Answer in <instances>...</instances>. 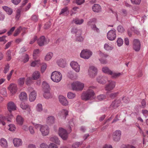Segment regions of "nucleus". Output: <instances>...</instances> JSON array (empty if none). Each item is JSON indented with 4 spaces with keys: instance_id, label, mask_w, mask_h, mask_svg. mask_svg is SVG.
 <instances>
[{
    "instance_id": "a18cd8bd",
    "label": "nucleus",
    "mask_w": 148,
    "mask_h": 148,
    "mask_svg": "<svg viewBox=\"0 0 148 148\" xmlns=\"http://www.w3.org/2000/svg\"><path fill=\"white\" fill-rule=\"evenodd\" d=\"M39 53V49H36L33 52V57L34 59L36 58V56H37L38 54Z\"/></svg>"
},
{
    "instance_id": "774afa93",
    "label": "nucleus",
    "mask_w": 148,
    "mask_h": 148,
    "mask_svg": "<svg viewBox=\"0 0 148 148\" xmlns=\"http://www.w3.org/2000/svg\"><path fill=\"white\" fill-rule=\"evenodd\" d=\"M49 147V148H58L57 145L53 143H51L50 144Z\"/></svg>"
},
{
    "instance_id": "cd10ccee",
    "label": "nucleus",
    "mask_w": 148,
    "mask_h": 148,
    "mask_svg": "<svg viewBox=\"0 0 148 148\" xmlns=\"http://www.w3.org/2000/svg\"><path fill=\"white\" fill-rule=\"evenodd\" d=\"M0 144L3 147L6 148L8 146V144L6 140L3 138H2L0 140Z\"/></svg>"
},
{
    "instance_id": "8fccbe9b",
    "label": "nucleus",
    "mask_w": 148,
    "mask_h": 148,
    "mask_svg": "<svg viewBox=\"0 0 148 148\" xmlns=\"http://www.w3.org/2000/svg\"><path fill=\"white\" fill-rule=\"evenodd\" d=\"M132 3L133 4L139 5L141 3V0H130Z\"/></svg>"
},
{
    "instance_id": "3c124183",
    "label": "nucleus",
    "mask_w": 148,
    "mask_h": 148,
    "mask_svg": "<svg viewBox=\"0 0 148 148\" xmlns=\"http://www.w3.org/2000/svg\"><path fill=\"white\" fill-rule=\"evenodd\" d=\"M118 94L119 92H118L112 93L110 94L109 96L111 99H113L116 97Z\"/></svg>"
},
{
    "instance_id": "c756f323",
    "label": "nucleus",
    "mask_w": 148,
    "mask_h": 148,
    "mask_svg": "<svg viewBox=\"0 0 148 148\" xmlns=\"http://www.w3.org/2000/svg\"><path fill=\"white\" fill-rule=\"evenodd\" d=\"M50 141L54 142L58 145H60V141L59 140L58 138L56 136H54L51 137L50 138Z\"/></svg>"
},
{
    "instance_id": "f8f14e48",
    "label": "nucleus",
    "mask_w": 148,
    "mask_h": 148,
    "mask_svg": "<svg viewBox=\"0 0 148 148\" xmlns=\"http://www.w3.org/2000/svg\"><path fill=\"white\" fill-rule=\"evenodd\" d=\"M121 135V132L119 130H117L113 132L112 138L114 141H118L120 139Z\"/></svg>"
},
{
    "instance_id": "4468645a",
    "label": "nucleus",
    "mask_w": 148,
    "mask_h": 148,
    "mask_svg": "<svg viewBox=\"0 0 148 148\" xmlns=\"http://www.w3.org/2000/svg\"><path fill=\"white\" fill-rule=\"evenodd\" d=\"M116 37L115 31L111 30L109 31L107 33V37L110 40H114Z\"/></svg>"
},
{
    "instance_id": "9b49d317",
    "label": "nucleus",
    "mask_w": 148,
    "mask_h": 148,
    "mask_svg": "<svg viewBox=\"0 0 148 148\" xmlns=\"http://www.w3.org/2000/svg\"><path fill=\"white\" fill-rule=\"evenodd\" d=\"M97 69L93 66H90L88 70L89 74L91 77H93L97 74Z\"/></svg>"
},
{
    "instance_id": "69168bd1",
    "label": "nucleus",
    "mask_w": 148,
    "mask_h": 148,
    "mask_svg": "<svg viewBox=\"0 0 148 148\" xmlns=\"http://www.w3.org/2000/svg\"><path fill=\"white\" fill-rule=\"evenodd\" d=\"M13 72L14 70H12L10 73L7 75V77L8 81H9L10 80Z\"/></svg>"
},
{
    "instance_id": "39448f33",
    "label": "nucleus",
    "mask_w": 148,
    "mask_h": 148,
    "mask_svg": "<svg viewBox=\"0 0 148 148\" xmlns=\"http://www.w3.org/2000/svg\"><path fill=\"white\" fill-rule=\"evenodd\" d=\"M13 117V116L11 114H8L6 117L3 116L2 115H0V123H1L3 125H4L5 124V121H8L10 122Z\"/></svg>"
},
{
    "instance_id": "ddd939ff",
    "label": "nucleus",
    "mask_w": 148,
    "mask_h": 148,
    "mask_svg": "<svg viewBox=\"0 0 148 148\" xmlns=\"http://www.w3.org/2000/svg\"><path fill=\"white\" fill-rule=\"evenodd\" d=\"M8 89L12 94H15L17 91V85L15 84H10L8 87Z\"/></svg>"
},
{
    "instance_id": "b1692460",
    "label": "nucleus",
    "mask_w": 148,
    "mask_h": 148,
    "mask_svg": "<svg viewBox=\"0 0 148 148\" xmlns=\"http://www.w3.org/2000/svg\"><path fill=\"white\" fill-rule=\"evenodd\" d=\"M36 93L35 90L32 92L29 96V100L31 101H34L36 99Z\"/></svg>"
},
{
    "instance_id": "f257e3e1",
    "label": "nucleus",
    "mask_w": 148,
    "mask_h": 148,
    "mask_svg": "<svg viewBox=\"0 0 148 148\" xmlns=\"http://www.w3.org/2000/svg\"><path fill=\"white\" fill-rule=\"evenodd\" d=\"M93 88L92 87H90L87 91L83 94L82 96V98L83 100H87L93 97L95 95L94 91L92 90Z\"/></svg>"
},
{
    "instance_id": "58836bf2",
    "label": "nucleus",
    "mask_w": 148,
    "mask_h": 148,
    "mask_svg": "<svg viewBox=\"0 0 148 148\" xmlns=\"http://www.w3.org/2000/svg\"><path fill=\"white\" fill-rule=\"evenodd\" d=\"M53 56V54L52 53L50 52L47 54L45 56V59L47 61H48L50 60Z\"/></svg>"
},
{
    "instance_id": "473e14b6",
    "label": "nucleus",
    "mask_w": 148,
    "mask_h": 148,
    "mask_svg": "<svg viewBox=\"0 0 148 148\" xmlns=\"http://www.w3.org/2000/svg\"><path fill=\"white\" fill-rule=\"evenodd\" d=\"M43 89L44 91L49 90V86L46 82H43L42 83Z\"/></svg>"
},
{
    "instance_id": "72a5a7b5",
    "label": "nucleus",
    "mask_w": 148,
    "mask_h": 148,
    "mask_svg": "<svg viewBox=\"0 0 148 148\" xmlns=\"http://www.w3.org/2000/svg\"><path fill=\"white\" fill-rule=\"evenodd\" d=\"M102 71L104 73L110 75L112 73V71L110 70L108 67H103L102 69Z\"/></svg>"
},
{
    "instance_id": "13d9d810",
    "label": "nucleus",
    "mask_w": 148,
    "mask_h": 148,
    "mask_svg": "<svg viewBox=\"0 0 148 148\" xmlns=\"http://www.w3.org/2000/svg\"><path fill=\"white\" fill-rule=\"evenodd\" d=\"M104 49L107 50L108 51L111 50L112 49V48L109 46L108 44H105L104 45Z\"/></svg>"
},
{
    "instance_id": "423d86ee",
    "label": "nucleus",
    "mask_w": 148,
    "mask_h": 148,
    "mask_svg": "<svg viewBox=\"0 0 148 148\" xmlns=\"http://www.w3.org/2000/svg\"><path fill=\"white\" fill-rule=\"evenodd\" d=\"M58 134L64 140H66L68 137V133L66 130L63 128H60Z\"/></svg>"
},
{
    "instance_id": "a19ab883",
    "label": "nucleus",
    "mask_w": 148,
    "mask_h": 148,
    "mask_svg": "<svg viewBox=\"0 0 148 148\" xmlns=\"http://www.w3.org/2000/svg\"><path fill=\"white\" fill-rule=\"evenodd\" d=\"M97 22V19L95 18H93L90 19L89 21L88 22L87 25L89 26H91L92 23H96Z\"/></svg>"
},
{
    "instance_id": "5fc2aeb1",
    "label": "nucleus",
    "mask_w": 148,
    "mask_h": 148,
    "mask_svg": "<svg viewBox=\"0 0 148 148\" xmlns=\"http://www.w3.org/2000/svg\"><path fill=\"white\" fill-rule=\"evenodd\" d=\"M25 80V78L22 77L19 78L18 80V83L20 85H22L24 84Z\"/></svg>"
},
{
    "instance_id": "0eeeda50",
    "label": "nucleus",
    "mask_w": 148,
    "mask_h": 148,
    "mask_svg": "<svg viewBox=\"0 0 148 148\" xmlns=\"http://www.w3.org/2000/svg\"><path fill=\"white\" fill-rule=\"evenodd\" d=\"M121 102L120 99H116L113 101L110 106V108L111 109H114L117 108L119 106Z\"/></svg>"
},
{
    "instance_id": "7c9ffc66",
    "label": "nucleus",
    "mask_w": 148,
    "mask_h": 148,
    "mask_svg": "<svg viewBox=\"0 0 148 148\" xmlns=\"http://www.w3.org/2000/svg\"><path fill=\"white\" fill-rule=\"evenodd\" d=\"M16 121L18 124L22 125L23 123L24 119L21 116L18 115L16 118Z\"/></svg>"
},
{
    "instance_id": "864d4df0",
    "label": "nucleus",
    "mask_w": 148,
    "mask_h": 148,
    "mask_svg": "<svg viewBox=\"0 0 148 148\" xmlns=\"http://www.w3.org/2000/svg\"><path fill=\"white\" fill-rule=\"evenodd\" d=\"M106 96L103 95H99L97 97V98L98 100L101 101L105 99Z\"/></svg>"
},
{
    "instance_id": "6e6d98bb",
    "label": "nucleus",
    "mask_w": 148,
    "mask_h": 148,
    "mask_svg": "<svg viewBox=\"0 0 148 148\" xmlns=\"http://www.w3.org/2000/svg\"><path fill=\"white\" fill-rule=\"evenodd\" d=\"M37 110L38 112H41L42 110V106L41 104H38L36 106Z\"/></svg>"
},
{
    "instance_id": "9d476101",
    "label": "nucleus",
    "mask_w": 148,
    "mask_h": 148,
    "mask_svg": "<svg viewBox=\"0 0 148 148\" xmlns=\"http://www.w3.org/2000/svg\"><path fill=\"white\" fill-rule=\"evenodd\" d=\"M7 109L9 112V114H12L11 112L16 110V106L14 103L12 101L8 102L7 104Z\"/></svg>"
},
{
    "instance_id": "6ab92c4d",
    "label": "nucleus",
    "mask_w": 148,
    "mask_h": 148,
    "mask_svg": "<svg viewBox=\"0 0 148 148\" xmlns=\"http://www.w3.org/2000/svg\"><path fill=\"white\" fill-rule=\"evenodd\" d=\"M13 143L14 146L18 147L22 145V141L20 138H15L13 139Z\"/></svg>"
},
{
    "instance_id": "338daca9",
    "label": "nucleus",
    "mask_w": 148,
    "mask_h": 148,
    "mask_svg": "<svg viewBox=\"0 0 148 148\" xmlns=\"http://www.w3.org/2000/svg\"><path fill=\"white\" fill-rule=\"evenodd\" d=\"M132 30L134 33L136 34H139V32L138 30L134 27H132Z\"/></svg>"
},
{
    "instance_id": "f3484780",
    "label": "nucleus",
    "mask_w": 148,
    "mask_h": 148,
    "mask_svg": "<svg viewBox=\"0 0 148 148\" xmlns=\"http://www.w3.org/2000/svg\"><path fill=\"white\" fill-rule=\"evenodd\" d=\"M70 64L72 69L76 72H78L79 71L80 66L77 62L72 61L71 62Z\"/></svg>"
},
{
    "instance_id": "603ef678",
    "label": "nucleus",
    "mask_w": 148,
    "mask_h": 148,
    "mask_svg": "<svg viewBox=\"0 0 148 148\" xmlns=\"http://www.w3.org/2000/svg\"><path fill=\"white\" fill-rule=\"evenodd\" d=\"M71 32L73 33H76L77 32L79 33L80 34H81V31L80 30H78L75 27H73L72 28Z\"/></svg>"
},
{
    "instance_id": "5701e85b",
    "label": "nucleus",
    "mask_w": 148,
    "mask_h": 148,
    "mask_svg": "<svg viewBox=\"0 0 148 148\" xmlns=\"http://www.w3.org/2000/svg\"><path fill=\"white\" fill-rule=\"evenodd\" d=\"M55 119L54 117L52 116H49L47 119V123L51 125L53 124L55 122Z\"/></svg>"
},
{
    "instance_id": "c03bdc74",
    "label": "nucleus",
    "mask_w": 148,
    "mask_h": 148,
    "mask_svg": "<svg viewBox=\"0 0 148 148\" xmlns=\"http://www.w3.org/2000/svg\"><path fill=\"white\" fill-rule=\"evenodd\" d=\"M117 29L118 31L121 33L124 32L125 31V30L123 26L121 25L118 26Z\"/></svg>"
},
{
    "instance_id": "7ed1b4c3",
    "label": "nucleus",
    "mask_w": 148,
    "mask_h": 148,
    "mask_svg": "<svg viewBox=\"0 0 148 148\" xmlns=\"http://www.w3.org/2000/svg\"><path fill=\"white\" fill-rule=\"evenodd\" d=\"M72 89L76 91L82 90L84 86L83 84L79 82H75L71 84Z\"/></svg>"
},
{
    "instance_id": "de8ad7c7",
    "label": "nucleus",
    "mask_w": 148,
    "mask_h": 148,
    "mask_svg": "<svg viewBox=\"0 0 148 148\" xmlns=\"http://www.w3.org/2000/svg\"><path fill=\"white\" fill-rule=\"evenodd\" d=\"M7 59L8 61H10L11 59V51L10 50H8L6 53Z\"/></svg>"
},
{
    "instance_id": "0e129e2a",
    "label": "nucleus",
    "mask_w": 148,
    "mask_h": 148,
    "mask_svg": "<svg viewBox=\"0 0 148 148\" xmlns=\"http://www.w3.org/2000/svg\"><path fill=\"white\" fill-rule=\"evenodd\" d=\"M122 100L125 103H128L129 102V98L126 97H124L122 98Z\"/></svg>"
},
{
    "instance_id": "79ce46f5",
    "label": "nucleus",
    "mask_w": 148,
    "mask_h": 148,
    "mask_svg": "<svg viewBox=\"0 0 148 148\" xmlns=\"http://www.w3.org/2000/svg\"><path fill=\"white\" fill-rule=\"evenodd\" d=\"M82 144V142H76L73 143L72 145L73 148H77Z\"/></svg>"
},
{
    "instance_id": "6e6552de",
    "label": "nucleus",
    "mask_w": 148,
    "mask_h": 148,
    "mask_svg": "<svg viewBox=\"0 0 148 148\" xmlns=\"http://www.w3.org/2000/svg\"><path fill=\"white\" fill-rule=\"evenodd\" d=\"M140 41L137 39L133 40V49L136 51H139L140 49Z\"/></svg>"
},
{
    "instance_id": "a211bd4d",
    "label": "nucleus",
    "mask_w": 148,
    "mask_h": 148,
    "mask_svg": "<svg viewBox=\"0 0 148 148\" xmlns=\"http://www.w3.org/2000/svg\"><path fill=\"white\" fill-rule=\"evenodd\" d=\"M59 101L60 102L63 106H66L68 104V102L64 96L61 95L59 97Z\"/></svg>"
},
{
    "instance_id": "1a4fd4ad",
    "label": "nucleus",
    "mask_w": 148,
    "mask_h": 148,
    "mask_svg": "<svg viewBox=\"0 0 148 148\" xmlns=\"http://www.w3.org/2000/svg\"><path fill=\"white\" fill-rule=\"evenodd\" d=\"M109 83L107 84L105 86V89L106 90L110 91L112 90L115 87L116 82L114 81H108Z\"/></svg>"
},
{
    "instance_id": "680f3d73",
    "label": "nucleus",
    "mask_w": 148,
    "mask_h": 148,
    "mask_svg": "<svg viewBox=\"0 0 148 148\" xmlns=\"http://www.w3.org/2000/svg\"><path fill=\"white\" fill-rule=\"evenodd\" d=\"M8 126L10 127L9 130L11 131H14L16 129L14 125L13 124H10Z\"/></svg>"
},
{
    "instance_id": "dca6fc26",
    "label": "nucleus",
    "mask_w": 148,
    "mask_h": 148,
    "mask_svg": "<svg viewBox=\"0 0 148 148\" xmlns=\"http://www.w3.org/2000/svg\"><path fill=\"white\" fill-rule=\"evenodd\" d=\"M26 29V28L25 27L20 26L15 30L13 35L14 36H17L21 31H22L23 32L22 33L21 35L23 36L25 33V31Z\"/></svg>"
},
{
    "instance_id": "4c0bfd02",
    "label": "nucleus",
    "mask_w": 148,
    "mask_h": 148,
    "mask_svg": "<svg viewBox=\"0 0 148 148\" xmlns=\"http://www.w3.org/2000/svg\"><path fill=\"white\" fill-rule=\"evenodd\" d=\"M110 75H111V77L112 78H116L119 77L121 75V73H116L113 72L112 71V73Z\"/></svg>"
},
{
    "instance_id": "a878e982",
    "label": "nucleus",
    "mask_w": 148,
    "mask_h": 148,
    "mask_svg": "<svg viewBox=\"0 0 148 148\" xmlns=\"http://www.w3.org/2000/svg\"><path fill=\"white\" fill-rule=\"evenodd\" d=\"M20 99L21 101L26 100L27 99V95L25 92H21L19 96Z\"/></svg>"
},
{
    "instance_id": "f03ea898",
    "label": "nucleus",
    "mask_w": 148,
    "mask_h": 148,
    "mask_svg": "<svg viewBox=\"0 0 148 148\" xmlns=\"http://www.w3.org/2000/svg\"><path fill=\"white\" fill-rule=\"evenodd\" d=\"M62 75L59 72L55 71L52 72L51 76V80L54 82H58L61 80Z\"/></svg>"
},
{
    "instance_id": "49530a36",
    "label": "nucleus",
    "mask_w": 148,
    "mask_h": 148,
    "mask_svg": "<svg viewBox=\"0 0 148 148\" xmlns=\"http://www.w3.org/2000/svg\"><path fill=\"white\" fill-rule=\"evenodd\" d=\"M117 43L119 46H121L123 44V40L121 38H118L117 41Z\"/></svg>"
},
{
    "instance_id": "aec40b11",
    "label": "nucleus",
    "mask_w": 148,
    "mask_h": 148,
    "mask_svg": "<svg viewBox=\"0 0 148 148\" xmlns=\"http://www.w3.org/2000/svg\"><path fill=\"white\" fill-rule=\"evenodd\" d=\"M20 107L23 110H26L29 114L30 113V107L28 105L23 102H22L20 105Z\"/></svg>"
},
{
    "instance_id": "09e8293b",
    "label": "nucleus",
    "mask_w": 148,
    "mask_h": 148,
    "mask_svg": "<svg viewBox=\"0 0 148 148\" xmlns=\"http://www.w3.org/2000/svg\"><path fill=\"white\" fill-rule=\"evenodd\" d=\"M75 94L71 92H69L68 93L67 97L69 99H71L75 97Z\"/></svg>"
},
{
    "instance_id": "2f4dec72",
    "label": "nucleus",
    "mask_w": 148,
    "mask_h": 148,
    "mask_svg": "<svg viewBox=\"0 0 148 148\" xmlns=\"http://www.w3.org/2000/svg\"><path fill=\"white\" fill-rule=\"evenodd\" d=\"M3 9L7 12L9 15H11L12 13V10L7 6H3L2 7Z\"/></svg>"
},
{
    "instance_id": "ea45409f",
    "label": "nucleus",
    "mask_w": 148,
    "mask_h": 148,
    "mask_svg": "<svg viewBox=\"0 0 148 148\" xmlns=\"http://www.w3.org/2000/svg\"><path fill=\"white\" fill-rule=\"evenodd\" d=\"M40 60H36L34 61L31 64V65L32 66H35L37 65L38 66H39L40 64Z\"/></svg>"
},
{
    "instance_id": "c9c22d12",
    "label": "nucleus",
    "mask_w": 148,
    "mask_h": 148,
    "mask_svg": "<svg viewBox=\"0 0 148 148\" xmlns=\"http://www.w3.org/2000/svg\"><path fill=\"white\" fill-rule=\"evenodd\" d=\"M90 27L91 29L94 32H99V29L97 27L95 24H92L91 25Z\"/></svg>"
},
{
    "instance_id": "052dcab7",
    "label": "nucleus",
    "mask_w": 148,
    "mask_h": 148,
    "mask_svg": "<svg viewBox=\"0 0 148 148\" xmlns=\"http://www.w3.org/2000/svg\"><path fill=\"white\" fill-rule=\"evenodd\" d=\"M40 148H49L47 144L45 143H42L40 146Z\"/></svg>"
},
{
    "instance_id": "e2e57ef3",
    "label": "nucleus",
    "mask_w": 148,
    "mask_h": 148,
    "mask_svg": "<svg viewBox=\"0 0 148 148\" xmlns=\"http://www.w3.org/2000/svg\"><path fill=\"white\" fill-rule=\"evenodd\" d=\"M10 66L9 64H7L5 66L4 70L3 71V73L5 74L7 73L9 70Z\"/></svg>"
},
{
    "instance_id": "2eb2a0df",
    "label": "nucleus",
    "mask_w": 148,
    "mask_h": 148,
    "mask_svg": "<svg viewBox=\"0 0 148 148\" xmlns=\"http://www.w3.org/2000/svg\"><path fill=\"white\" fill-rule=\"evenodd\" d=\"M40 130L43 136L47 135L49 133V129L48 126L46 125H42L40 128Z\"/></svg>"
},
{
    "instance_id": "c85d7f7f",
    "label": "nucleus",
    "mask_w": 148,
    "mask_h": 148,
    "mask_svg": "<svg viewBox=\"0 0 148 148\" xmlns=\"http://www.w3.org/2000/svg\"><path fill=\"white\" fill-rule=\"evenodd\" d=\"M40 76V73L39 71H35L33 73L32 78L34 80H36L38 79Z\"/></svg>"
},
{
    "instance_id": "e433bc0d",
    "label": "nucleus",
    "mask_w": 148,
    "mask_h": 148,
    "mask_svg": "<svg viewBox=\"0 0 148 148\" xmlns=\"http://www.w3.org/2000/svg\"><path fill=\"white\" fill-rule=\"evenodd\" d=\"M43 96L46 99L50 98L51 97V95L49 92V90L44 91Z\"/></svg>"
},
{
    "instance_id": "37998d69",
    "label": "nucleus",
    "mask_w": 148,
    "mask_h": 148,
    "mask_svg": "<svg viewBox=\"0 0 148 148\" xmlns=\"http://www.w3.org/2000/svg\"><path fill=\"white\" fill-rule=\"evenodd\" d=\"M21 10V9H18L16 10V18L17 20H18L20 17V13Z\"/></svg>"
},
{
    "instance_id": "393cba45",
    "label": "nucleus",
    "mask_w": 148,
    "mask_h": 148,
    "mask_svg": "<svg viewBox=\"0 0 148 148\" xmlns=\"http://www.w3.org/2000/svg\"><path fill=\"white\" fill-rule=\"evenodd\" d=\"M92 9L93 11L95 12H98L101 10V8L98 4H95L92 7Z\"/></svg>"
},
{
    "instance_id": "bb28decb",
    "label": "nucleus",
    "mask_w": 148,
    "mask_h": 148,
    "mask_svg": "<svg viewBox=\"0 0 148 148\" xmlns=\"http://www.w3.org/2000/svg\"><path fill=\"white\" fill-rule=\"evenodd\" d=\"M84 21V20L82 19L75 18L73 20L72 22L76 25H81L83 23Z\"/></svg>"
},
{
    "instance_id": "20e7f679",
    "label": "nucleus",
    "mask_w": 148,
    "mask_h": 148,
    "mask_svg": "<svg viewBox=\"0 0 148 148\" xmlns=\"http://www.w3.org/2000/svg\"><path fill=\"white\" fill-rule=\"evenodd\" d=\"M92 52L90 50L86 49L82 50L80 53V56L85 59H88L92 55Z\"/></svg>"
},
{
    "instance_id": "4be33fe9",
    "label": "nucleus",
    "mask_w": 148,
    "mask_h": 148,
    "mask_svg": "<svg viewBox=\"0 0 148 148\" xmlns=\"http://www.w3.org/2000/svg\"><path fill=\"white\" fill-rule=\"evenodd\" d=\"M97 80L99 83L103 84L107 80V78L106 77L99 76L97 78Z\"/></svg>"
},
{
    "instance_id": "4d7b16f0",
    "label": "nucleus",
    "mask_w": 148,
    "mask_h": 148,
    "mask_svg": "<svg viewBox=\"0 0 148 148\" xmlns=\"http://www.w3.org/2000/svg\"><path fill=\"white\" fill-rule=\"evenodd\" d=\"M29 130L30 133L32 134H34L35 131L34 129V127L32 126H30L29 127Z\"/></svg>"
},
{
    "instance_id": "bf43d9fd",
    "label": "nucleus",
    "mask_w": 148,
    "mask_h": 148,
    "mask_svg": "<svg viewBox=\"0 0 148 148\" xmlns=\"http://www.w3.org/2000/svg\"><path fill=\"white\" fill-rule=\"evenodd\" d=\"M32 20L35 22H36L38 20V16L36 15H33L31 17Z\"/></svg>"
},
{
    "instance_id": "f704fd0d",
    "label": "nucleus",
    "mask_w": 148,
    "mask_h": 148,
    "mask_svg": "<svg viewBox=\"0 0 148 148\" xmlns=\"http://www.w3.org/2000/svg\"><path fill=\"white\" fill-rule=\"evenodd\" d=\"M57 63L60 66L62 67H64L65 65V62L63 60H60L58 61Z\"/></svg>"
},
{
    "instance_id": "412c9836",
    "label": "nucleus",
    "mask_w": 148,
    "mask_h": 148,
    "mask_svg": "<svg viewBox=\"0 0 148 148\" xmlns=\"http://www.w3.org/2000/svg\"><path fill=\"white\" fill-rule=\"evenodd\" d=\"M45 42V38L44 36L40 37L37 40L38 44L40 46H43Z\"/></svg>"
}]
</instances>
